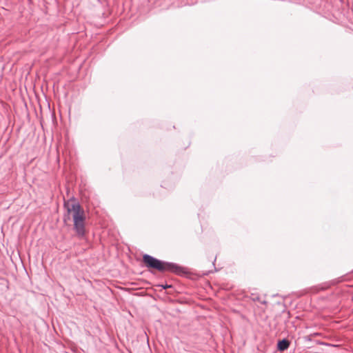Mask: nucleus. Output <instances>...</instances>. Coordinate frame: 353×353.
I'll list each match as a JSON object with an SVG mask.
<instances>
[{
  "instance_id": "nucleus-3",
  "label": "nucleus",
  "mask_w": 353,
  "mask_h": 353,
  "mask_svg": "<svg viewBox=\"0 0 353 353\" xmlns=\"http://www.w3.org/2000/svg\"><path fill=\"white\" fill-rule=\"evenodd\" d=\"M290 342L286 339H283L278 343V349L280 351H284L288 348Z\"/></svg>"
},
{
  "instance_id": "nucleus-1",
  "label": "nucleus",
  "mask_w": 353,
  "mask_h": 353,
  "mask_svg": "<svg viewBox=\"0 0 353 353\" xmlns=\"http://www.w3.org/2000/svg\"><path fill=\"white\" fill-rule=\"evenodd\" d=\"M65 213L63 216L64 223L70 225H73L74 229L78 236H83L85 234V213L79 203L74 199L64 202Z\"/></svg>"
},
{
  "instance_id": "nucleus-2",
  "label": "nucleus",
  "mask_w": 353,
  "mask_h": 353,
  "mask_svg": "<svg viewBox=\"0 0 353 353\" xmlns=\"http://www.w3.org/2000/svg\"><path fill=\"white\" fill-rule=\"evenodd\" d=\"M143 261L149 269H154L159 272H176L177 267L174 264L161 261L148 254H144Z\"/></svg>"
}]
</instances>
